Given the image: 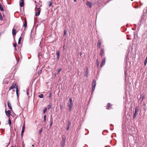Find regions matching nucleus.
Masks as SVG:
<instances>
[{"label":"nucleus","instance_id":"obj_47","mask_svg":"<svg viewBox=\"0 0 147 147\" xmlns=\"http://www.w3.org/2000/svg\"><path fill=\"white\" fill-rule=\"evenodd\" d=\"M66 33V32L65 31V33Z\"/></svg>","mask_w":147,"mask_h":147},{"label":"nucleus","instance_id":"obj_9","mask_svg":"<svg viewBox=\"0 0 147 147\" xmlns=\"http://www.w3.org/2000/svg\"><path fill=\"white\" fill-rule=\"evenodd\" d=\"M25 129V124H23V125L22 127V132H21V136H22V137L23 136V133L24 132Z\"/></svg>","mask_w":147,"mask_h":147},{"label":"nucleus","instance_id":"obj_48","mask_svg":"<svg viewBox=\"0 0 147 147\" xmlns=\"http://www.w3.org/2000/svg\"><path fill=\"white\" fill-rule=\"evenodd\" d=\"M38 6V5H36V7H37Z\"/></svg>","mask_w":147,"mask_h":147},{"label":"nucleus","instance_id":"obj_44","mask_svg":"<svg viewBox=\"0 0 147 147\" xmlns=\"http://www.w3.org/2000/svg\"><path fill=\"white\" fill-rule=\"evenodd\" d=\"M61 108H62V106L61 105Z\"/></svg>","mask_w":147,"mask_h":147},{"label":"nucleus","instance_id":"obj_7","mask_svg":"<svg viewBox=\"0 0 147 147\" xmlns=\"http://www.w3.org/2000/svg\"><path fill=\"white\" fill-rule=\"evenodd\" d=\"M5 113L6 114L7 116L10 117V116L11 115L10 113V110H8V111H6V110H5Z\"/></svg>","mask_w":147,"mask_h":147},{"label":"nucleus","instance_id":"obj_25","mask_svg":"<svg viewBox=\"0 0 147 147\" xmlns=\"http://www.w3.org/2000/svg\"><path fill=\"white\" fill-rule=\"evenodd\" d=\"M3 18L2 16L1 15V13L0 12V20H2Z\"/></svg>","mask_w":147,"mask_h":147},{"label":"nucleus","instance_id":"obj_5","mask_svg":"<svg viewBox=\"0 0 147 147\" xmlns=\"http://www.w3.org/2000/svg\"><path fill=\"white\" fill-rule=\"evenodd\" d=\"M41 10V8L40 7H38V8L37 11L36 12V14H35V15L36 16H38L40 13Z\"/></svg>","mask_w":147,"mask_h":147},{"label":"nucleus","instance_id":"obj_46","mask_svg":"<svg viewBox=\"0 0 147 147\" xmlns=\"http://www.w3.org/2000/svg\"><path fill=\"white\" fill-rule=\"evenodd\" d=\"M34 2H35V3H36V1H35Z\"/></svg>","mask_w":147,"mask_h":147},{"label":"nucleus","instance_id":"obj_3","mask_svg":"<svg viewBox=\"0 0 147 147\" xmlns=\"http://www.w3.org/2000/svg\"><path fill=\"white\" fill-rule=\"evenodd\" d=\"M138 109L136 107L135 109V113L134 114L133 119H134L136 117V115L138 114Z\"/></svg>","mask_w":147,"mask_h":147},{"label":"nucleus","instance_id":"obj_16","mask_svg":"<svg viewBox=\"0 0 147 147\" xmlns=\"http://www.w3.org/2000/svg\"><path fill=\"white\" fill-rule=\"evenodd\" d=\"M88 68H86V70L85 71V73L84 76H88Z\"/></svg>","mask_w":147,"mask_h":147},{"label":"nucleus","instance_id":"obj_36","mask_svg":"<svg viewBox=\"0 0 147 147\" xmlns=\"http://www.w3.org/2000/svg\"><path fill=\"white\" fill-rule=\"evenodd\" d=\"M22 39V37H20L18 41H21Z\"/></svg>","mask_w":147,"mask_h":147},{"label":"nucleus","instance_id":"obj_12","mask_svg":"<svg viewBox=\"0 0 147 147\" xmlns=\"http://www.w3.org/2000/svg\"><path fill=\"white\" fill-rule=\"evenodd\" d=\"M101 44V41L99 40L97 44V47L98 48L100 49V45Z\"/></svg>","mask_w":147,"mask_h":147},{"label":"nucleus","instance_id":"obj_26","mask_svg":"<svg viewBox=\"0 0 147 147\" xmlns=\"http://www.w3.org/2000/svg\"><path fill=\"white\" fill-rule=\"evenodd\" d=\"M42 128H41L40 129V130L38 133V134H40L42 131Z\"/></svg>","mask_w":147,"mask_h":147},{"label":"nucleus","instance_id":"obj_28","mask_svg":"<svg viewBox=\"0 0 147 147\" xmlns=\"http://www.w3.org/2000/svg\"><path fill=\"white\" fill-rule=\"evenodd\" d=\"M52 4V3L50 1L49 2V7L51 6Z\"/></svg>","mask_w":147,"mask_h":147},{"label":"nucleus","instance_id":"obj_6","mask_svg":"<svg viewBox=\"0 0 147 147\" xmlns=\"http://www.w3.org/2000/svg\"><path fill=\"white\" fill-rule=\"evenodd\" d=\"M105 59L106 58L105 57L102 60L101 62V64L100 65V66L101 67H102V66L105 64Z\"/></svg>","mask_w":147,"mask_h":147},{"label":"nucleus","instance_id":"obj_8","mask_svg":"<svg viewBox=\"0 0 147 147\" xmlns=\"http://www.w3.org/2000/svg\"><path fill=\"white\" fill-rule=\"evenodd\" d=\"M16 84L13 83V84L11 86L9 87V90H10L12 89H14L16 88Z\"/></svg>","mask_w":147,"mask_h":147},{"label":"nucleus","instance_id":"obj_22","mask_svg":"<svg viewBox=\"0 0 147 147\" xmlns=\"http://www.w3.org/2000/svg\"><path fill=\"white\" fill-rule=\"evenodd\" d=\"M110 106L111 105L109 103H108L107 105V107L106 108L107 109H108L109 108H110Z\"/></svg>","mask_w":147,"mask_h":147},{"label":"nucleus","instance_id":"obj_20","mask_svg":"<svg viewBox=\"0 0 147 147\" xmlns=\"http://www.w3.org/2000/svg\"><path fill=\"white\" fill-rule=\"evenodd\" d=\"M27 25V21L26 19L25 20V21L24 22V26L25 27H25H26Z\"/></svg>","mask_w":147,"mask_h":147},{"label":"nucleus","instance_id":"obj_14","mask_svg":"<svg viewBox=\"0 0 147 147\" xmlns=\"http://www.w3.org/2000/svg\"><path fill=\"white\" fill-rule=\"evenodd\" d=\"M3 6V4L0 3V10L1 11H4Z\"/></svg>","mask_w":147,"mask_h":147},{"label":"nucleus","instance_id":"obj_37","mask_svg":"<svg viewBox=\"0 0 147 147\" xmlns=\"http://www.w3.org/2000/svg\"><path fill=\"white\" fill-rule=\"evenodd\" d=\"M53 123V121H52L50 123V127L52 126Z\"/></svg>","mask_w":147,"mask_h":147},{"label":"nucleus","instance_id":"obj_29","mask_svg":"<svg viewBox=\"0 0 147 147\" xmlns=\"http://www.w3.org/2000/svg\"><path fill=\"white\" fill-rule=\"evenodd\" d=\"M41 3H42V2H41V1H39V3H38V4H38V5H39V7H40H40H41L42 6Z\"/></svg>","mask_w":147,"mask_h":147},{"label":"nucleus","instance_id":"obj_39","mask_svg":"<svg viewBox=\"0 0 147 147\" xmlns=\"http://www.w3.org/2000/svg\"><path fill=\"white\" fill-rule=\"evenodd\" d=\"M27 95L28 96H29V92H28V91H27Z\"/></svg>","mask_w":147,"mask_h":147},{"label":"nucleus","instance_id":"obj_18","mask_svg":"<svg viewBox=\"0 0 147 147\" xmlns=\"http://www.w3.org/2000/svg\"><path fill=\"white\" fill-rule=\"evenodd\" d=\"M100 61H99L98 59L96 60V64L97 67H98L99 65Z\"/></svg>","mask_w":147,"mask_h":147},{"label":"nucleus","instance_id":"obj_1","mask_svg":"<svg viewBox=\"0 0 147 147\" xmlns=\"http://www.w3.org/2000/svg\"><path fill=\"white\" fill-rule=\"evenodd\" d=\"M73 105L72 98H69V102L68 103V106L70 111H71L72 109V106Z\"/></svg>","mask_w":147,"mask_h":147},{"label":"nucleus","instance_id":"obj_33","mask_svg":"<svg viewBox=\"0 0 147 147\" xmlns=\"http://www.w3.org/2000/svg\"><path fill=\"white\" fill-rule=\"evenodd\" d=\"M17 45V44L16 43H14L13 45V46L15 48L16 47Z\"/></svg>","mask_w":147,"mask_h":147},{"label":"nucleus","instance_id":"obj_40","mask_svg":"<svg viewBox=\"0 0 147 147\" xmlns=\"http://www.w3.org/2000/svg\"><path fill=\"white\" fill-rule=\"evenodd\" d=\"M20 41H18V44H20Z\"/></svg>","mask_w":147,"mask_h":147},{"label":"nucleus","instance_id":"obj_11","mask_svg":"<svg viewBox=\"0 0 147 147\" xmlns=\"http://www.w3.org/2000/svg\"><path fill=\"white\" fill-rule=\"evenodd\" d=\"M16 29H15V26H14L12 30V35L13 36H15L16 35Z\"/></svg>","mask_w":147,"mask_h":147},{"label":"nucleus","instance_id":"obj_15","mask_svg":"<svg viewBox=\"0 0 147 147\" xmlns=\"http://www.w3.org/2000/svg\"><path fill=\"white\" fill-rule=\"evenodd\" d=\"M16 94H17V97H18L19 96V94H18L19 91H18V89L17 86L16 87Z\"/></svg>","mask_w":147,"mask_h":147},{"label":"nucleus","instance_id":"obj_30","mask_svg":"<svg viewBox=\"0 0 147 147\" xmlns=\"http://www.w3.org/2000/svg\"><path fill=\"white\" fill-rule=\"evenodd\" d=\"M46 115H44V122H46Z\"/></svg>","mask_w":147,"mask_h":147},{"label":"nucleus","instance_id":"obj_21","mask_svg":"<svg viewBox=\"0 0 147 147\" xmlns=\"http://www.w3.org/2000/svg\"><path fill=\"white\" fill-rule=\"evenodd\" d=\"M147 63V56L144 62V65H146Z\"/></svg>","mask_w":147,"mask_h":147},{"label":"nucleus","instance_id":"obj_17","mask_svg":"<svg viewBox=\"0 0 147 147\" xmlns=\"http://www.w3.org/2000/svg\"><path fill=\"white\" fill-rule=\"evenodd\" d=\"M11 104L8 102H7V105L9 107V108L11 110H12V108L11 106Z\"/></svg>","mask_w":147,"mask_h":147},{"label":"nucleus","instance_id":"obj_24","mask_svg":"<svg viewBox=\"0 0 147 147\" xmlns=\"http://www.w3.org/2000/svg\"><path fill=\"white\" fill-rule=\"evenodd\" d=\"M11 120L10 119V118H9V119H8V123L10 125H11Z\"/></svg>","mask_w":147,"mask_h":147},{"label":"nucleus","instance_id":"obj_38","mask_svg":"<svg viewBox=\"0 0 147 147\" xmlns=\"http://www.w3.org/2000/svg\"><path fill=\"white\" fill-rule=\"evenodd\" d=\"M51 95H52V93H50L49 94V97H50L51 96Z\"/></svg>","mask_w":147,"mask_h":147},{"label":"nucleus","instance_id":"obj_31","mask_svg":"<svg viewBox=\"0 0 147 147\" xmlns=\"http://www.w3.org/2000/svg\"><path fill=\"white\" fill-rule=\"evenodd\" d=\"M59 52H58L57 53V58H59Z\"/></svg>","mask_w":147,"mask_h":147},{"label":"nucleus","instance_id":"obj_27","mask_svg":"<svg viewBox=\"0 0 147 147\" xmlns=\"http://www.w3.org/2000/svg\"><path fill=\"white\" fill-rule=\"evenodd\" d=\"M47 108L46 107L45 108H44V110H43V112L44 113H46V111H47Z\"/></svg>","mask_w":147,"mask_h":147},{"label":"nucleus","instance_id":"obj_49","mask_svg":"<svg viewBox=\"0 0 147 147\" xmlns=\"http://www.w3.org/2000/svg\"><path fill=\"white\" fill-rule=\"evenodd\" d=\"M62 145L63 146V144H62Z\"/></svg>","mask_w":147,"mask_h":147},{"label":"nucleus","instance_id":"obj_41","mask_svg":"<svg viewBox=\"0 0 147 147\" xmlns=\"http://www.w3.org/2000/svg\"><path fill=\"white\" fill-rule=\"evenodd\" d=\"M77 0H74V1L75 2H76V1Z\"/></svg>","mask_w":147,"mask_h":147},{"label":"nucleus","instance_id":"obj_34","mask_svg":"<svg viewBox=\"0 0 147 147\" xmlns=\"http://www.w3.org/2000/svg\"><path fill=\"white\" fill-rule=\"evenodd\" d=\"M51 107V105H49L47 107V108L48 109H49Z\"/></svg>","mask_w":147,"mask_h":147},{"label":"nucleus","instance_id":"obj_43","mask_svg":"<svg viewBox=\"0 0 147 147\" xmlns=\"http://www.w3.org/2000/svg\"><path fill=\"white\" fill-rule=\"evenodd\" d=\"M15 50L16 51L17 50V49L16 48H15Z\"/></svg>","mask_w":147,"mask_h":147},{"label":"nucleus","instance_id":"obj_23","mask_svg":"<svg viewBox=\"0 0 147 147\" xmlns=\"http://www.w3.org/2000/svg\"><path fill=\"white\" fill-rule=\"evenodd\" d=\"M38 97L40 98H43V94H40L38 96Z\"/></svg>","mask_w":147,"mask_h":147},{"label":"nucleus","instance_id":"obj_45","mask_svg":"<svg viewBox=\"0 0 147 147\" xmlns=\"http://www.w3.org/2000/svg\"><path fill=\"white\" fill-rule=\"evenodd\" d=\"M83 0V1H85V0Z\"/></svg>","mask_w":147,"mask_h":147},{"label":"nucleus","instance_id":"obj_19","mask_svg":"<svg viewBox=\"0 0 147 147\" xmlns=\"http://www.w3.org/2000/svg\"><path fill=\"white\" fill-rule=\"evenodd\" d=\"M70 124H71V123L69 121H68V126L66 129L67 130H68L69 129V126L70 125Z\"/></svg>","mask_w":147,"mask_h":147},{"label":"nucleus","instance_id":"obj_4","mask_svg":"<svg viewBox=\"0 0 147 147\" xmlns=\"http://www.w3.org/2000/svg\"><path fill=\"white\" fill-rule=\"evenodd\" d=\"M104 49L103 48L101 49L100 50V55L101 57H102L104 55Z\"/></svg>","mask_w":147,"mask_h":147},{"label":"nucleus","instance_id":"obj_32","mask_svg":"<svg viewBox=\"0 0 147 147\" xmlns=\"http://www.w3.org/2000/svg\"><path fill=\"white\" fill-rule=\"evenodd\" d=\"M61 69H58V70L57 74H58L61 71Z\"/></svg>","mask_w":147,"mask_h":147},{"label":"nucleus","instance_id":"obj_42","mask_svg":"<svg viewBox=\"0 0 147 147\" xmlns=\"http://www.w3.org/2000/svg\"><path fill=\"white\" fill-rule=\"evenodd\" d=\"M63 49H64V45L63 47Z\"/></svg>","mask_w":147,"mask_h":147},{"label":"nucleus","instance_id":"obj_35","mask_svg":"<svg viewBox=\"0 0 147 147\" xmlns=\"http://www.w3.org/2000/svg\"><path fill=\"white\" fill-rule=\"evenodd\" d=\"M41 70H40V71H38V75L40 74H41Z\"/></svg>","mask_w":147,"mask_h":147},{"label":"nucleus","instance_id":"obj_10","mask_svg":"<svg viewBox=\"0 0 147 147\" xmlns=\"http://www.w3.org/2000/svg\"><path fill=\"white\" fill-rule=\"evenodd\" d=\"M24 0H21L20 3V6L21 7H23L24 6Z\"/></svg>","mask_w":147,"mask_h":147},{"label":"nucleus","instance_id":"obj_2","mask_svg":"<svg viewBox=\"0 0 147 147\" xmlns=\"http://www.w3.org/2000/svg\"><path fill=\"white\" fill-rule=\"evenodd\" d=\"M96 82L95 80H93L92 82V92L94 91L95 86H96Z\"/></svg>","mask_w":147,"mask_h":147},{"label":"nucleus","instance_id":"obj_13","mask_svg":"<svg viewBox=\"0 0 147 147\" xmlns=\"http://www.w3.org/2000/svg\"><path fill=\"white\" fill-rule=\"evenodd\" d=\"M86 5L89 7L91 8L92 7V3L91 2L88 1L86 3Z\"/></svg>","mask_w":147,"mask_h":147}]
</instances>
